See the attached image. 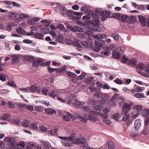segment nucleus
Wrapping results in <instances>:
<instances>
[{
    "label": "nucleus",
    "instance_id": "nucleus-1",
    "mask_svg": "<svg viewBox=\"0 0 149 149\" xmlns=\"http://www.w3.org/2000/svg\"><path fill=\"white\" fill-rule=\"evenodd\" d=\"M87 5H85L81 8L82 10H84L86 14V15L83 17L82 19L87 20L91 19L90 16L92 17V23H94L96 24H99L100 23L99 20L100 15L99 14L95 13L92 10H87Z\"/></svg>",
    "mask_w": 149,
    "mask_h": 149
},
{
    "label": "nucleus",
    "instance_id": "nucleus-2",
    "mask_svg": "<svg viewBox=\"0 0 149 149\" xmlns=\"http://www.w3.org/2000/svg\"><path fill=\"white\" fill-rule=\"evenodd\" d=\"M4 141L8 143V145L10 147L15 149L17 148V149H23L22 148L17 147V144L16 143L15 139L12 137H7L6 138L4 139Z\"/></svg>",
    "mask_w": 149,
    "mask_h": 149
},
{
    "label": "nucleus",
    "instance_id": "nucleus-3",
    "mask_svg": "<svg viewBox=\"0 0 149 149\" xmlns=\"http://www.w3.org/2000/svg\"><path fill=\"white\" fill-rule=\"evenodd\" d=\"M133 103H132L126 102L123 105L122 111L121 114L122 115H126L129 111Z\"/></svg>",
    "mask_w": 149,
    "mask_h": 149
},
{
    "label": "nucleus",
    "instance_id": "nucleus-4",
    "mask_svg": "<svg viewBox=\"0 0 149 149\" xmlns=\"http://www.w3.org/2000/svg\"><path fill=\"white\" fill-rule=\"evenodd\" d=\"M73 143L76 145L82 144L86 146L87 145L86 139L84 137H79L73 141Z\"/></svg>",
    "mask_w": 149,
    "mask_h": 149
},
{
    "label": "nucleus",
    "instance_id": "nucleus-5",
    "mask_svg": "<svg viewBox=\"0 0 149 149\" xmlns=\"http://www.w3.org/2000/svg\"><path fill=\"white\" fill-rule=\"evenodd\" d=\"M9 19L15 20L16 22H18L20 21V19L18 17L19 14L13 12H10L8 15Z\"/></svg>",
    "mask_w": 149,
    "mask_h": 149
},
{
    "label": "nucleus",
    "instance_id": "nucleus-6",
    "mask_svg": "<svg viewBox=\"0 0 149 149\" xmlns=\"http://www.w3.org/2000/svg\"><path fill=\"white\" fill-rule=\"evenodd\" d=\"M77 115V113H74V119L77 118L84 123H86L87 121L88 115L87 114H85L82 116Z\"/></svg>",
    "mask_w": 149,
    "mask_h": 149
},
{
    "label": "nucleus",
    "instance_id": "nucleus-7",
    "mask_svg": "<svg viewBox=\"0 0 149 149\" xmlns=\"http://www.w3.org/2000/svg\"><path fill=\"white\" fill-rule=\"evenodd\" d=\"M82 109L84 111L89 113V114H93L96 116H97L99 114L97 111L94 110H92L90 109V108L88 106L83 107H82Z\"/></svg>",
    "mask_w": 149,
    "mask_h": 149
},
{
    "label": "nucleus",
    "instance_id": "nucleus-8",
    "mask_svg": "<svg viewBox=\"0 0 149 149\" xmlns=\"http://www.w3.org/2000/svg\"><path fill=\"white\" fill-rule=\"evenodd\" d=\"M95 44L96 47L99 50L101 47L105 45V42L101 40L97 39L95 40Z\"/></svg>",
    "mask_w": 149,
    "mask_h": 149
},
{
    "label": "nucleus",
    "instance_id": "nucleus-9",
    "mask_svg": "<svg viewBox=\"0 0 149 149\" xmlns=\"http://www.w3.org/2000/svg\"><path fill=\"white\" fill-rule=\"evenodd\" d=\"M29 87V91L31 92H37L40 93L41 92V88L35 85H32Z\"/></svg>",
    "mask_w": 149,
    "mask_h": 149
},
{
    "label": "nucleus",
    "instance_id": "nucleus-10",
    "mask_svg": "<svg viewBox=\"0 0 149 149\" xmlns=\"http://www.w3.org/2000/svg\"><path fill=\"white\" fill-rule=\"evenodd\" d=\"M11 57L12 63H16L19 61V58L20 57L18 54H12L8 55Z\"/></svg>",
    "mask_w": 149,
    "mask_h": 149
},
{
    "label": "nucleus",
    "instance_id": "nucleus-11",
    "mask_svg": "<svg viewBox=\"0 0 149 149\" xmlns=\"http://www.w3.org/2000/svg\"><path fill=\"white\" fill-rule=\"evenodd\" d=\"M81 44L84 47H88L91 45L93 44V42L91 40H88L86 41H83L81 42Z\"/></svg>",
    "mask_w": 149,
    "mask_h": 149
},
{
    "label": "nucleus",
    "instance_id": "nucleus-12",
    "mask_svg": "<svg viewBox=\"0 0 149 149\" xmlns=\"http://www.w3.org/2000/svg\"><path fill=\"white\" fill-rule=\"evenodd\" d=\"M116 47L115 46H112V48L115 49V50L113 51L112 52L113 56V57L114 58L117 59H120L121 58V55L118 52H117L116 51Z\"/></svg>",
    "mask_w": 149,
    "mask_h": 149
},
{
    "label": "nucleus",
    "instance_id": "nucleus-13",
    "mask_svg": "<svg viewBox=\"0 0 149 149\" xmlns=\"http://www.w3.org/2000/svg\"><path fill=\"white\" fill-rule=\"evenodd\" d=\"M75 97V95L73 94H69L67 95L65 98L66 101H68L67 103L70 105L72 102V100L74 99Z\"/></svg>",
    "mask_w": 149,
    "mask_h": 149
},
{
    "label": "nucleus",
    "instance_id": "nucleus-14",
    "mask_svg": "<svg viewBox=\"0 0 149 149\" xmlns=\"http://www.w3.org/2000/svg\"><path fill=\"white\" fill-rule=\"evenodd\" d=\"M67 28L71 30L72 31L76 32H81L82 31L83 29L80 28L78 26H76L75 28H74L71 26H67Z\"/></svg>",
    "mask_w": 149,
    "mask_h": 149
},
{
    "label": "nucleus",
    "instance_id": "nucleus-15",
    "mask_svg": "<svg viewBox=\"0 0 149 149\" xmlns=\"http://www.w3.org/2000/svg\"><path fill=\"white\" fill-rule=\"evenodd\" d=\"M43 64L42 63V61L41 59H38L34 60L33 65L34 67H37L39 65L42 66Z\"/></svg>",
    "mask_w": 149,
    "mask_h": 149
},
{
    "label": "nucleus",
    "instance_id": "nucleus-16",
    "mask_svg": "<svg viewBox=\"0 0 149 149\" xmlns=\"http://www.w3.org/2000/svg\"><path fill=\"white\" fill-rule=\"evenodd\" d=\"M73 117V116L70 113L67 112L66 113V115L63 116V118L65 121H68L70 120L71 118L74 119V117Z\"/></svg>",
    "mask_w": 149,
    "mask_h": 149
},
{
    "label": "nucleus",
    "instance_id": "nucleus-17",
    "mask_svg": "<svg viewBox=\"0 0 149 149\" xmlns=\"http://www.w3.org/2000/svg\"><path fill=\"white\" fill-rule=\"evenodd\" d=\"M59 93L57 91H53L52 92H49L48 93V95L49 97H52L55 99L56 97H58L59 95Z\"/></svg>",
    "mask_w": 149,
    "mask_h": 149
},
{
    "label": "nucleus",
    "instance_id": "nucleus-18",
    "mask_svg": "<svg viewBox=\"0 0 149 149\" xmlns=\"http://www.w3.org/2000/svg\"><path fill=\"white\" fill-rule=\"evenodd\" d=\"M45 111L46 113L48 115H52L55 114L56 113L55 110L50 108L45 109Z\"/></svg>",
    "mask_w": 149,
    "mask_h": 149
},
{
    "label": "nucleus",
    "instance_id": "nucleus-19",
    "mask_svg": "<svg viewBox=\"0 0 149 149\" xmlns=\"http://www.w3.org/2000/svg\"><path fill=\"white\" fill-rule=\"evenodd\" d=\"M139 20L143 26H145L146 25L147 21L146 18L140 15L138 17Z\"/></svg>",
    "mask_w": 149,
    "mask_h": 149
},
{
    "label": "nucleus",
    "instance_id": "nucleus-20",
    "mask_svg": "<svg viewBox=\"0 0 149 149\" xmlns=\"http://www.w3.org/2000/svg\"><path fill=\"white\" fill-rule=\"evenodd\" d=\"M58 129L57 128H55L54 130H48L47 133L52 136H55L58 134Z\"/></svg>",
    "mask_w": 149,
    "mask_h": 149
},
{
    "label": "nucleus",
    "instance_id": "nucleus-21",
    "mask_svg": "<svg viewBox=\"0 0 149 149\" xmlns=\"http://www.w3.org/2000/svg\"><path fill=\"white\" fill-rule=\"evenodd\" d=\"M141 121L140 119H138L135 120L134 128L136 130H138L141 125Z\"/></svg>",
    "mask_w": 149,
    "mask_h": 149
},
{
    "label": "nucleus",
    "instance_id": "nucleus-22",
    "mask_svg": "<svg viewBox=\"0 0 149 149\" xmlns=\"http://www.w3.org/2000/svg\"><path fill=\"white\" fill-rule=\"evenodd\" d=\"M84 104V102H81L77 99H75L73 105L75 107L77 108L79 106H82Z\"/></svg>",
    "mask_w": 149,
    "mask_h": 149
},
{
    "label": "nucleus",
    "instance_id": "nucleus-23",
    "mask_svg": "<svg viewBox=\"0 0 149 149\" xmlns=\"http://www.w3.org/2000/svg\"><path fill=\"white\" fill-rule=\"evenodd\" d=\"M106 37L105 34H95L93 36V37L95 38L102 39Z\"/></svg>",
    "mask_w": 149,
    "mask_h": 149
},
{
    "label": "nucleus",
    "instance_id": "nucleus-24",
    "mask_svg": "<svg viewBox=\"0 0 149 149\" xmlns=\"http://www.w3.org/2000/svg\"><path fill=\"white\" fill-rule=\"evenodd\" d=\"M143 106L141 105H137L134 107L133 109L136 113L140 111L143 109Z\"/></svg>",
    "mask_w": 149,
    "mask_h": 149
},
{
    "label": "nucleus",
    "instance_id": "nucleus-25",
    "mask_svg": "<svg viewBox=\"0 0 149 149\" xmlns=\"http://www.w3.org/2000/svg\"><path fill=\"white\" fill-rule=\"evenodd\" d=\"M136 18L132 16L128 17L127 22L129 23H133L134 22Z\"/></svg>",
    "mask_w": 149,
    "mask_h": 149
},
{
    "label": "nucleus",
    "instance_id": "nucleus-26",
    "mask_svg": "<svg viewBox=\"0 0 149 149\" xmlns=\"http://www.w3.org/2000/svg\"><path fill=\"white\" fill-rule=\"evenodd\" d=\"M92 24H95V26L91 27V29L92 30L94 31H97L98 32H100L101 30L100 29L99 27L98 26V25L100 24H96L94 23H92Z\"/></svg>",
    "mask_w": 149,
    "mask_h": 149
},
{
    "label": "nucleus",
    "instance_id": "nucleus-27",
    "mask_svg": "<svg viewBox=\"0 0 149 149\" xmlns=\"http://www.w3.org/2000/svg\"><path fill=\"white\" fill-rule=\"evenodd\" d=\"M23 59L29 62H31L33 60V57L32 56L26 55L23 57Z\"/></svg>",
    "mask_w": 149,
    "mask_h": 149
},
{
    "label": "nucleus",
    "instance_id": "nucleus-28",
    "mask_svg": "<svg viewBox=\"0 0 149 149\" xmlns=\"http://www.w3.org/2000/svg\"><path fill=\"white\" fill-rule=\"evenodd\" d=\"M101 98L103 102L107 101L109 98V97L107 93H103L102 95Z\"/></svg>",
    "mask_w": 149,
    "mask_h": 149
},
{
    "label": "nucleus",
    "instance_id": "nucleus-29",
    "mask_svg": "<svg viewBox=\"0 0 149 149\" xmlns=\"http://www.w3.org/2000/svg\"><path fill=\"white\" fill-rule=\"evenodd\" d=\"M117 103L119 104V106L121 107L122 104H124L125 103V100L124 98L122 97H120L117 99Z\"/></svg>",
    "mask_w": 149,
    "mask_h": 149
},
{
    "label": "nucleus",
    "instance_id": "nucleus-30",
    "mask_svg": "<svg viewBox=\"0 0 149 149\" xmlns=\"http://www.w3.org/2000/svg\"><path fill=\"white\" fill-rule=\"evenodd\" d=\"M10 115L9 114H4L1 116V118L5 120H8L11 118Z\"/></svg>",
    "mask_w": 149,
    "mask_h": 149
},
{
    "label": "nucleus",
    "instance_id": "nucleus-31",
    "mask_svg": "<svg viewBox=\"0 0 149 149\" xmlns=\"http://www.w3.org/2000/svg\"><path fill=\"white\" fill-rule=\"evenodd\" d=\"M112 118L116 121L118 120L119 118H120L119 112H117L116 113H114L112 116Z\"/></svg>",
    "mask_w": 149,
    "mask_h": 149
},
{
    "label": "nucleus",
    "instance_id": "nucleus-32",
    "mask_svg": "<svg viewBox=\"0 0 149 149\" xmlns=\"http://www.w3.org/2000/svg\"><path fill=\"white\" fill-rule=\"evenodd\" d=\"M141 113L143 117H147L149 115V109H143Z\"/></svg>",
    "mask_w": 149,
    "mask_h": 149
},
{
    "label": "nucleus",
    "instance_id": "nucleus-33",
    "mask_svg": "<svg viewBox=\"0 0 149 149\" xmlns=\"http://www.w3.org/2000/svg\"><path fill=\"white\" fill-rule=\"evenodd\" d=\"M108 148L109 149H113L115 147V146L113 141H109L107 143Z\"/></svg>",
    "mask_w": 149,
    "mask_h": 149
},
{
    "label": "nucleus",
    "instance_id": "nucleus-34",
    "mask_svg": "<svg viewBox=\"0 0 149 149\" xmlns=\"http://www.w3.org/2000/svg\"><path fill=\"white\" fill-rule=\"evenodd\" d=\"M29 16L27 14H25L24 13H21L20 14H19L18 17L20 19H24L29 17Z\"/></svg>",
    "mask_w": 149,
    "mask_h": 149
},
{
    "label": "nucleus",
    "instance_id": "nucleus-35",
    "mask_svg": "<svg viewBox=\"0 0 149 149\" xmlns=\"http://www.w3.org/2000/svg\"><path fill=\"white\" fill-rule=\"evenodd\" d=\"M128 17L125 15H121L119 20L124 23L127 22Z\"/></svg>",
    "mask_w": 149,
    "mask_h": 149
},
{
    "label": "nucleus",
    "instance_id": "nucleus-36",
    "mask_svg": "<svg viewBox=\"0 0 149 149\" xmlns=\"http://www.w3.org/2000/svg\"><path fill=\"white\" fill-rule=\"evenodd\" d=\"M33 36L35 38L40 39H42L43 37V35L39 33H36Z\"/></svg>",
    "mask_w": 149,
    "mask_h": 149
},
{
    "label": "nucleus",
    "instance_id": "nucleus-37",
    "mask_svg": "<svg viewBox=\"0 0 149 149\" xmlns=\"http://www.w3.org/2000/svg\"><path fill=\"white\" fill-rule=\"evenodd\" d=\"M56 39L58 42L61 43L63 42L64 40L63 37L60 35H58L57 36Z\"/></svg>",
    "mask_w": 149,
    "mask_h": 149
},
{
    "label": "nucleus",
    "instance_id": "nucleus-38",
    "mask_svg": "<svg viewBox=\"0 0 149 149\" xmlns=\"http://www.w3.org/2000/svg\"><path fill=\"white\" fill-rule=\"evenodd\" d=\"M137 63V60L134 58H132L129 61V64L130 65H132L134 66L136 65Z\"/></svg>",
    "mask_w": 149,
    "mask_h": 149
},
{
    "label": "nucleus",
    "instance_id": "nucleus-39",
    "mask_svg": "<svg viewBox=\"0 0 149 149\" xmlns=\"http://www.w3.org/2000/svg\"><path fill=\"white\" fill-rule=\"evenodd\" d=\"M17 31L19 33L24 35L26 34V32L24 29L21 27H18L17 29Z\"/></svg>",
    "mask_w": 149,
    "mask_h": 149
},
{
    "label": "nucleus",
    "instance_id": "nucleus-40",
    "mask_svg": "<svg viewBox=\"0 0 149 149\" xmlns=\"http://www.w3.org/2000/svg\"><path fill=\"white\" fill-rule=\"evenodd\" d=\"M10 121L12 123L15 124L17 125H19L20 123V121L18 118L16 119H11L10 120Z\"/></svg>",
    "mask_w": 149,
    "mask_h": 149
},
{
    "label": "nucleus",
    "instance_id": "nucleus-41",
    "mask_svg": "<svg viewBox=\"0 0 149 149\" xmlns=\"http://www.w3.org/2000/svg\"><path fill=\"white\" fill-rule=\"evenodd\" d=\"M149 132V127L144 126V129L142 132V134L144 135L148 134Z\"/></svg>",
    "mask_w": 149,
    "mask_h": 149
},
{
    "label": "nucleus",
    "instance_id": "nucleus-42",
    "mask_svg": "<svg viewBox=\"0 0 149 149\" xmlns=\"http://www.w3.org/2000/svg\"><path fill=\"white\" fill-rule=\"evenodd\" d=\"M62 144L65 147H71L72 146V144L70 142L67 141H64L62 142Z\"/></svg>",
    "mask_w": 149,
    "mask_h": 149
},
{
    "label": "nucleus",
    "instance_id": "nucleus-43",
    "mask_svg": "<svg viewBox=\"0 0 149 149\" xmlns=\"http://www.w3.org/2000/svg\"><path fill=\"white\" fill-rule=\"evenodd\" d=\"M104 107L100 105H97L93 106V109L97 111L101 110Z\"/></svg>",
    "mask_w": 149,
    "mask_h": 149
},
{
    "label": "nucleus",
    "instance_id": "nucleus-44",
    "mask_svg": "<svg viewBox=\"0 0 149 149\" xmlns=\"http://www.w3.org/2000/svg\"><path fill=\"white\" fill-rule=\"evenodd\" d=\"M30 129L31 130H37L38 129L37 125L36 123H32L29 126Z\"/></svg>",
    "mask_w": 149,
    "mask_h": 149
},
{
    "label": "nucleus",
    "instance_id": "nucleus-45",
    "mask_svg": "<svg viewBox=\"0 0 149 149\" xmlns=\"http://www.w3.org/2000/svg\"><path fill=\"white\" fill-rule=\"evenodd\" d=\"M43 107L41 106H36L34 107V110L38 112H41L43 110Z\"/></svg>",
    "mask_w": 149,
    "mask_h": 149
},
{
    "label": "nucleus",
    "instance_id": "nucleus-46",
    "mask_svg": "<svg viewBox=\"0 0 149 149\" xmlns=\"http://www.w3.org/2000/svg\"><path fill=\"white\" fill-rule=\"evenodd\" d=\"M72 14H73L78 16L77 17H75L76 18L78 19H79L81 18V16L83 14V13L72 11Z\"/></svg>",
    "mask_w": 149,
    "mask_h": 149
},
{
    "label": "nucleus",
    "instance_id": "nucleus-47",
    "mask_svg": "<svg viewBox=\"0 0 149 149\" xmlns=\"http://www.w3.org/2000/svg\"><path fill=\"white\" fill-rule=\"evenodd\" d=\"M22 125L25 127H27L29 125V122L28 120H23L21 122Z\"/></svg>",
    "mask_w": 149,
    "mask_h": 149
},
{
    "label": "nucleus",
    "instance_id": "nucleus-48",
    "mask_svg": "<svg viewBox=\"0 0 149 149\" xmlns=\"http://www.w3.org/2000/svg\"><path fill=\"white\" fill-rule=\"evenodd\" d=\"M108 105L111 107H113L116 105V103L113 100L111 99V98L109 101L108 103Z\"/></svg>",
    "mask_w": 149,
    "mask_h": 149
},
{
    "label": "nucleus",
    "instance_id": "nucleus-49",
    "mask_svg": "<svg viewBox=\"0 0 149 149\" xmlns=\"http://www.w3.org/2000/svg\"><path fill=\"white\" fill-rule=\"evenodd\" d=\"M90 115L87 117L89 120H91L94 122H95L97 120V118L96 117L92 116L93 114H89Z\"/></svg>",
    "mask_w": 149,
    "mask_h": 149
},
{
    "label": "nucleus",
    "instance_id": "nucleus-50",
    "mask_svg": "<svg viewBox=\"0 0 149 149\" xmlns=\"http://www.w3.org/2000/svg\"><path fill=\"white\" fill-rule=\"evenodd\" d=\"M15 24L13 23H10L8 24L7 29L8 31H10L13 29V27L14 26Z\"/></svg>",
    "mask_w": 149,
    "mask_h": 149
},
{
    "label": "nucleus",
    "instance_id": "nucleus-51",
    "mask_svg": "<svg viewBox=\"0 0 149 149\" xmlns=\"http://www.w3.org/2000/svg\"><path fill=\"white\" fill-rule=\"evenodd\" d=\"M145 65L143 63H139L136 66V68H139L141 70H144L145 68Z\"/></svg>",
    "mask_w": 149,
    "mask_h": 149
},
{
    "label": "nucleus",
    "instance_id": "nucleus-52",
    "mask_svg": "<svg viewBox=\"0 0 149 149\" xmlns=\"http://www.w3.org/2000/svg\"><path fill=\"white\" fill-rule=\"evenodd\" d=\"M88 104L91 105H95L97 103V101L96 100H92L90 99L88 101Z\"/></svg>",
    "mask_w": 149,
    "mask_h": 149
},
{
    "label": "nucleus",
    "instance_id": "nucleus-53",
    "mask_svg": "<svg viewBox=\"0 0 149 149\" xmlns=\"http://www.w3.org/2000/svg\"><path fill=\"white\" fill-rule=\"evenodd\" d=\"M111 36L116 40H118L119 39V36L116 33L112 34Z\"/></svg>",
    "mask_w": 149,
    "mask_h": 149
},
{
    "label": "nucleus",
    "instance_id": "nucleus-54",
    "mask_svg": "<svg viewBox=\"0 0 149 149\" xmlns=\"http://www.w3.org/2000/svg\"><path fill=\"white\" fill-rule=\"evenodd\" d=\"M67 74L69 77L72 78L75 77L77 76L76 74L70 72H67Z\"/></svg>",
    "mask_w": 149,
    "mask_h": 149
},
{
    "label": "nucleus",
    "instance_id": "nucleus-55",
    "mask_svg": "<svg viewBox=\"0 0 149 149\" xmlns=\"http://www.w3.org/2000/svg\"><path fill=\"white\" fill-rule=\"evenodd\" d=\"M121 14L118 13H115L113 14V17L114 18L119 20L121 16Z\"/></svg>",
    "mask_w": 149,
    "mask_h": 149
},
{
    "label": "nucleus",
    "instance_id": "nucleus-56",
    "mask_svg": "<svg viewBox=\"0 0 149 149\" xmlns=\"http://www.w3.org/2000/svg\"><path fill=\"white\" fill-rule=\"evenodd\" d=\"M76 136L75 134H72L69 137H67V140L69 141H71L76 137Z\"/></svg>",
    "mask_w": 149,
    "mask_h": 149
},
{
    "label": "nucleus",
    "instance_id": "nucleus-57",
    "mask_svg": "<svg viewBox=\"0 0 149 149\" xmlns=\"http://www.w3.org/2000/svg\"><path fill=\"white\" fill-rule=\"evenodd\" d=\"M86 74L85 73H83L77 77V79L78 80H81L84 79L86 76Z\"/></svg>",
    "mask_w": 149,
    "mask_h": 149
},
{
    "label": "nucleus",
    "instance_id": "nucleus-58",
    "mask_svg": "<svg viewBox=\"0 0 149 149\" xmlns=\"http://www.w3.org/2000/svg\"><path fill=\"white\" fill-rule=\"evenodd\" d=\"M122 61L123 63H126L129 62V59L126 56H122Z\"/></svg>",
    "mask_w": 149,
    "mask_h": 149
},
{
    "label": "nucleus",
    "instance_id": "nucleus-59",
    "mask_svg": "<svg viewBox=\"0 0 149 149\" xmlns=\"http://www.w3.org/2000/svg\"><path fill=\"white\" fill-rule=\"evenodd\" d=\"M8 85L12 87H16V85L15 83L12 81H9L8 83Z\"/></svg>",
    "mask_w": 149,
    "mask_h": 149
},
{
    "label": "nucleus",
    "instance_id": "nucleus-60",
    "mask_svg": "<svg viewBox=\"0 0 149 149\" xmlns=\"http://www.w3.org/2000/svg\"><path fill=\"white\" fill-rule=\"evenodd\" d=\"M134 96L137 98H141L144 97L143 94L141 93L135 94Z\"/></svg>",
    "mask_w": 149,
    "mask_h": 149
},
{
    "label": "nucleus",
    "instance_id": "nucleus-61",
    "mask_svg": "<svg viewBox=\"0 0 149 149\" xmlns=\"http://www.w3.org/2000/svg\"><path fill=\"white\" fill-rule=\"evenodd\" d=\"M66 43L68 45H71L74 43L73 41L70 39H67L65 40Z\"/></svg>",
    "mask_w": 149,
    "mask_h": 149
},
{
    "label": "nucleus",
    "instance_id": "nucleus-62",
    "mask_svg": "<svg viewBox=\"0 0 149 149\" xmlns=\"http://www.w3.org/2000/svg\"><path fill=\"white\" fill-rule=\"evenodd\" d=\"M65 15L69 17H72V11L71 12L70 10H68L65 11Z\"/></svg>",
    "mask_w": 149,
    "mask_h": 149
},
{
    "label": "nucleus",
    "instance_id": "nucleus-63",
    "mask_svg": "<svg viewBox=\"0 0 149 149\" xmlns=\"http://www.w3.org/2000/svg\"><path fill=\"white\" fill-rule=\"evenodd\" d=\"M102 92L100 90L98 91H96L95 93V96L96 97H101L102 96Z\"/></svg>",
    "mask_w": 149,
    "mask_h": 149
},
{
    "label": "nucleus",
    "instance_id": "nucleus-64",
    "mask_svg": "<svg viewBox=\"0 0 149 149\" xmlns=\"http://www.w3.org/2000/svg\"><path fill=\"white\" fill-rule=\"evenodd\" d=\"M51 146L50 143L45 144L43 145V149H51Z\"/></svg>",
    "mask_w": 149,
    "mask_h": 149
}]
</instances>
